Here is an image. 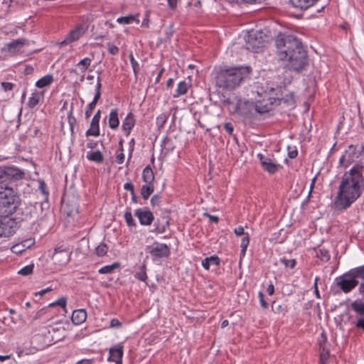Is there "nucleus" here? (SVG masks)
<instances>
[{
	"mask_svg": "<svg viewBox=\"0 0 364 364\" xmlns=\"http://www.w3.org/2000/svg\"><path fill=\"white\" fill-rule=\"evenodd\" d=\"M135 277L143 282H145L147 279L146 265L144 264L140 267V271L136 273Z\"/></svg>",
	"mask_w": 364,
	"mask_h": 364,
	"instance_id": "36",
	"label": "nucleus"
},
{
	"mask_svg": "<svg viewBox=\"0 0 364 364\" xmlns=\"http://www.w3.org/2000/svg\"><path fill=\"white\" fill-rule=\"evenodd\" d=\"M267 89L269 90V95H274L277 96V98L279 100H284L285 102H289V99H284L283 97H280V96H282V94L280 95L279 92H282V88L281 87H277V88H274V87H267ZM290 100L291 101H293V99H292V95L290 96Z\"/></svg>",
	"mask_w": 364,
	"mask_h": 364,
	"instance_id": "31",
	"label": "nucleus"
},
{
	"mask_svg": "<svg viewBox=\"0 0 364 364\" xmlns=\"http://www.w3.org/2000/svg\"><path fill=\"white\" fill-rule=\"evenodd\" d=\"M20 201L19 196L11 188L0 184V216L13 214Z\"/></svg>",
	"mask_w": 364,
	"mask_h": 364,
	"instance_id": "4",
	"label": "nucleus"
},
{
	"mask_svg": "<svg viewBox=\"0 0 364 364\" xmlns=\"http://www.w3.org/2000/svg\"><path fill=\"white\" fill-rule=\"evenodd\" d=\"M120 267V263L114 262L111 265L104 266L99 269V273L100 274H110L114 272L115 269H117Z\"/></svg>",
	"mask_w": 364,
	"mask_h": 364,
	"instance_id": "30",
	"label": "nucleus"
},
{
	"mask_svg": "<svg viewBox=\"0 0 364 364\" xmlns=\"http://www.w3.org/2000/svg\"><path fill=\"white\" fill-rule=\"evenodd\" d=\"M119 120L117 109H112L109 115V126L111 129H115L119 127Z\"/></svg>",
	"mask_w": 364,
	"mask_h": 364,
	"instance_id": "18",
	"label": "nucleus"
},
{
	"mask_svg": "<svg viewBox=\"0 0 364 364\" xmlns=\"http://www.w3.org/2000/svg\"><path fill=\"white\" fill-rule=\"evenodd\" d=\"M86 318L87 312L85 309H77L73 311L71 320L73 323L78 325L83 323L86 320Z\"/></svg>",
	"mask_w": 364,
	"mask_h": 364,
	"instance_id": "15",
	"label": "nucleus"
},
{
	"mask_svg": "<svg viewBox=\"0 0 364 364\" xmlns=\"http://www.w3.org/2000/svg\"><path fill=\"white\" fill-rule=\"evenodd\" d=\"M52 291V289L50 287H48L45 289H42L40 291L36 292L35 296H43L45 294Z\"/></svg>",
	"mask_w": 364,
	"mask_h": 364,
	"instance_id": "61",
	"label": "nucleus"
},
{
	"mask_svg": "<svg viewBox=\"0 0 364 364\" xmlns=\"http://www.w3.org/2000/svg\"><path fill=\"white\" fill-rule=\"evenodd\" d=\"M352 309L359 316H364V303L361 300H355L351 304Z\"/></svg>",
	"mask_w": 364,
	"mask_h": 364,
	"instance_id": "26",
	"label": "nucleus"
},
{
	"mask_svg": "<svg viewBox=\"0 0 364 364\" xmlns=\"http://www.w3.org/2000/svg\"><path fill=\"white\" fill-rule=\"evenodd\" d=\"M26 40L24 39H17L13 41L12 42L8 44V48L10 52L15 53L24 44Z\"/></svg>",
	"mask_w": 364,
	"mask_h": 364,
	"instance_id": "23",
	"label": "nucleus"
},
{
	"mask_svg": "<svg viewBox=\"0 0 364 364\" xmlns=\"http://www.w3.org/2000/svg\"><path fill=\"white\" fill-rule=\"evenodd\" d=\"M136 18V16L129 15L127 16H122L117 18V22L123 24H128L132 23Z\"/></svg>",
	"mask_w": 364,
	"mask_h": 364,
	"instance_id": "39",
	"label": "nucleus"
},
{
	"mask_svg": "<svg viewBox=\"0 0 364 364\" xmlns=\"http://www.w3.org/2000/svg\"><path fill=\"white\" fill-rule=\"evenodd\" d=\"M60 306L61 307H65L66 306V299L65 297H61L59 299H58L56 301L53 302L49 304L50 307L54 306Z\"/></svg>",
	"mask_w": 364,
	"mask_h": 364,
	"instance_id": "43",
	"label": "nucleus"
},
{
	"mask_svg": "<svg viewBox=\"0 0 364 364\" xmlns=\"http://www.w3.org/2000/svg\"><path fill=\"white\" fill-rule=\"evenodd\" d=\"M224 128L229 134H232L233 127L231 123H230V122L225 123L224 125Z\"/></svg>",
	"mask_w": 364,
	"mask_h": 364,
	"instance_id": "59",
	"label": "nucleus"
},
{
	"mask_svg": "<svg viewBox=\"0 0 364 364\" xmlns=\"http://www.w3.org/2000/svg\"><path fill=\"white\" fill-rule=\"evenodd\" d=\"M120 153L117 155L116 161L119 164H123L124 161V154H123V148L119 149Z\"/></svg>",
	"mask_w": 364,
	"mask_h": 364,
	"instance_id": "50",
	"label": "nucleus"
},
{
	"mask_svg": "<svg viewBox=\"0 0 364 364\" xmlns=\"http://www.w3.org/2000/svg\"><path fill=\"white\" fill-rule=\"evenodd\" d=\"M100 97H101V92H95V95L94 99L91 102V103H92L93 105H96V104L97 103L98 100L100 99Z\"/></svg>",
	"mask_w": 364,
	"mask_h": 364,
	"instance_id": "63",
	"label": "nucleus"
},
{
	"mask_svg": "<svg viewBox=\"0 0 364 364\" xmlns=\"http://www.w3.org/2000/svg\"><path fill=\"white\" fill-rule=\"evenodd\" d=\"M24 173L15 167L0 168V184L8 186L11 180H18L23 177Z\"/></svg>",
	"mask_w": 364,
	"mask_h": 364,
	"instance_id": "7",
	"label": "nucleus"
},
{
	"mask_svg": "<svg viewBox=\"0 0 364 364\" xmlns=\"http://www.w3.org/2000/svg\"><path fill=\"white\" fill-rule=\"evenodd\" d=\"M34 240L33 239H28L22 242L21 246L23 248H28L33 245H34Z\"/></svg>",
	"mask_w": 364,
	"mask_h": 364,
	"instance_id": "51",
	"label": "nucleus"
},
{
	"mask_svg": "<svg viewBox=\"0 0 364 364\" xmlns=\"http://www.w3.org/2000/svg\"><path fill=\"white\" fill-rule=\"evenodd\" d=\"M235 233L237 235V236H241L242 235H245V232H244V228L242 226H239L237 227V228L235 229Z\"/></svg>",
	"mask_w": 364,
	"mask_h": 364,
	"instance_id": "62",
	"label": "nucleus"
},
{
	"mask_svg": "<svg viewBox=\"0 0 364 364\" xmlns=\"http://www.w3.org/2000/svg\"><path fill=\"white\" fill-rule=\"evenodd\" d=\"M143 181L146 184H153L154 181V174L153 170L149 167L146 166L142 173Z\"/></svg>",
	"mask_w": 364,
	"mask_h": 364,
	"instance_id": "19",
	"label": "nucleus"
},
{
	"mask_svg": "<svg viewBox=\"0 0 364 364\" xmlns=\"http://www.w3.org/2000/svg\"><path fill=\"white\" fill-rule=\"evenodd\" d=\"M161 198L159 195H154L151 199V204L153 207L159 205Z\"/></svg>",
	"mask_w": 364,
	"mask_h": 364,
	"instance_id": "47",
	"label": "nucleus"
},
{
	"mask_svg": "<svg viewBox=\"0 0 364 364\" xmlns=\"http://www.w3.org/2000/svg\"><path fill=\"white\" fill-rule=\"evenodd\" d=\"M260 160L262 168L269 173H276L279 167V165L274 163L270 158L266 157L262 154L257 155Z\"/></svg>",
	"mask_w": 364,
	"mask_h": 364,
	"instance_id": "10",
	"label": "nucleus"
},
{
	"mask_svg": "<svg viewBox=\"0 0 364 364\" xmlns=\"http://www.w3.org/2000/svg\"><path fill=\"white\" fill-rule=\"evenodd\" d=\"M101 87H102V83H101V79H100V73H98V76L97 79V85L95 87V92H101Z\"/></svg>",
	"mask_w": 364,
	"mask_h": 364,
	"instance_id": "56",
	"label": "nucleus"
},
{
	"mask_svg": "<svg viewBox=\"0 0 364 364\" xmlns=\"http://www.w3.org/2000/svg\"><path fill=\"white\" fill-rule=\"evenodd\" d=\"M122 326V323L117 318H112L110 321L111 328H119Z\"/></svg>",
	"mask_w": 364,
	"mask_h": 364,
	"instance_id": "53",
	"label": "nucleus"
},
{
	"mask_svg": "<svg viewBox=\"0 0 364 364\" xmlns=\"http://www.w3.org/2000/svg\"><path fill=\"white\" fill-rule=\"evenodd\" d=\"M129 60H130V63L132 64V69H133V72L135 75V76L136 77V75L137 73H139V70H140V67H139V63L136 62V60L134 59V55L132 54V53H131L129 55Z\"/></svg>",
	"mask_w": 364,
	"mask_h": 364,
	"instance_id": "37",
	"label": "nucleus"
},
{
	"mask_svg": "<svg viewBox=\"0 0 364 364\" xmlns=\"http://www.w3.org/2000/svg\"><path fill=\"white\" fill-rule=\"evenodd\" d=\"M87 159L97 164H101L104 161V156L100 151H91L88 153Z\"/></svg>",
	"mask_w": 364,
	"mask_h": 364,
	"instance_id": "21",
	"label": "nucleus"
},
{
	"mask_svg": "<svg viewBox=\"0 0 364 364\" xmlns=\"http://www.w3.org/2000/svg\"><path fill=\"white\" fill-rule=\"evenodd\" d=\"M92 360L91 359H83L78 361L76 364H92Z\"/></svg>",
	"mask_w": 364,
	"mask_h": 364,
	"instance_id": "64",
	"label": "nucleus"
},
{
	"mask_svg": "<svg viewBox=\"0 0 364 364\" xmlns=\"http://www.w3.org/2000/svg\"><path fill=\"white\" fill-rule=\"evenodd\" d=\"M33 267H34L33 264L27 265V266L23 267L22 269H21L18 271V274L23 275V276L29 275L33 272Z\"/></svg>",
	"mask_w": 364,
	"mask_h": 364,
	"instance_id": "41",
	"label": "nucleus"
},
{
	"mask_svg": "<svg viewBox=\"0 0 364 364\" xmlns=\"http://www.w3.org/2000/svg\"><path fill=\"white\" fill-rule=\"evenodd\" d=\"M164 223L162 224L161 223H158L157 226L156 227V230L159 232V233H163L166 231V228L168 227L169 225V223H168V220L164 218Z\"/></svg>",
	"mask_w": 364,
	"mask_h": 364,
	"instance_id": "40",
	"label": "nucleus"
},
{
	"mask_svg": "<svg viewBox=\"0 0 364 364\" xmlns=\"http://www.w3.org/2000/svg\"><path fill=\"white\" fill-rule=\"evenodd\" d=\"M255 111L258 113H264L269 111V108L267 106L261 107L259 105H255Z\"/></svg>",
	"mask_w": 364,
	"mask_h": 364,
	"instance_id": "52",
	"label": "nucleus"
},
{
	"mask_svg": "<svg viewBox=\"0 0 364 364\" xmlns=\"http://www.w3.org/2000/svg\"><path fill=\"white\" fill-rule=\"evenodd\" d=\"M107 49L109 53L112 55H117L119 52V48L111 43L107 44Z\"/></svg>",
	"mask_w": 364,
	"mask_h": 364,
	"instance_id": "46",
	"label": "nucleus"
},
{
	"mask_svg": "<svg viewBox=\"0 0 364 364\" xmlns=\"http://www.w3.org/2000/svg\"><path fill=\"white\" fill-rule=\"evenodd\" d=\"M258 296H259V303L261 304V306L263 309H267L268 308V304L264 300V294L262 291H259V294H258Z\"/></svg>",
	"mask_w": 364,
	"mask_h": 364,
	"instance_id": "45",
	"label": "nucleus"
},
{
	"mask_svg": "<svg viewBox=\"0 0 364 364\" xmlns=\"http://www.w3.org/2000/svg\"><path fill=\"white\" fill-rule=\"evenodd\" d=\"M124 188L125 190L129 191L131 192V194L134 195V185L131 182L126 183L124 185Z\"/></svg>",
	"mask_w": 364,
	"mask_h": 364,
	"instance_id": "55",
	"label": "nucleus"
},
{
	"mask_svg": "<svg viewBox=\"0 0 364 364\" xmlns=\"http://www.w3.org/2000/svg\"><path fill=\"white\" fill-rule=\"evenodd\" d=\"M220 259L217 256L206 257L202 261V265L205 269H209L210 264L218 265Z\"/></svg>",
	"mask_w": 364,
	"mask_h": 364,
	"instance_id": "25",
	"label": "nucleus"
},
{
	"mask_svg": "<svg viewBox=\"0 0 364 364\" xmlns=\"http://www.w3.org/2000/svg\"><path fill=\"white\" fill-rule=\"evenodd\" d=\"M53 80V77L50 75H45L44 77L39 79L36 83V85L38 88H43L45 87H47L50 85Z\"/></svg>",
	"mask_w": 364,
	"mask_h": 364,
	"instance_id": "24",
	"label": "nucleus"
},
{
	"mask_svg": "<svg viewBox=\"0 0 364 364\" xmlns=\"http://www.w3.org/2000/svg\"><path fill=\"white\" fill-rule=\"evenodd\" d=\"M70 255L71 252L68 250L58 247L55 249L52 258L55 263L65 265L70 261Z\"/></svg>",
	"mask_w": 364,
	"mask_h": 364,
	"instance_id": "9",
	"label": "nucleus"
},
{
	"mask_svg": "<svg viewBox=\"0 0 364 364\" xmlns=\"http://www.w3.org/2000/svg\"><path fill=\"white\" fill-rule=\"evenodd\" d=\"M135 215L139 218L141 225H149L154 220V215L149 210L138 209L135 212Z\"/></svg>",
	"mask_w": 364,
	"mask_h": 364,
	"instance_id": "12",
	"label": "nucleus"
},
{
	"mask_svg": "<svg viewBox=\"0 0 364 364\" xmlns=\"http://www.w3.org/2000/svg\"><path fill=\"white\" fill-rule=\"evenodd\" d=\"M337 286L345 293L350 292L358 284L350 271L336 279Z\"/></svg>",
	"mask_w": 364,
	"mask_h": 364,
	"instance_id": "8",
	"label": "nucleus"
},
{
	"mask_svg": "<svg viewBox=\"0 0 364 364\" xmlns=\"http://www.w3.org/2000/svg\"><path fill=\"white\" fill-rule=\"evenodd\" d=\"M320 361L322 363H324L326 360H328L329 357V350L326 349L324 346H322L321 343H320Z\"/></svg>",
	"mask_w": 364,
	"mask_h": 364,
	"instance_id": "33",
	"label": "nucleus"
},
{
	"mask_svg": "<svg viewBox=\"0 0 364 364\" xmlns=\"http://www.w3.org/2000/svg\"><path fill=\"white\" fill-rule=\"evenodd\" d=\"M0 218V237H9L19 228L21 220L7 215Z\"/></svg>",
	"mask_w": 364,
	"mask_h": 364,
	"instance_id": "6",
	"label": "nucleus"
},
{
	"mask_svg": "<svg viewBox=\"0 0 364 364\" xmlns=\"http://www.w3.org/2000/svg\"><path fill=\"white\" fill-rule=\"evenodd\" d=\"M108 247L105 243H100L95 249L96 255L98 257H102L107 252Z\"/></svg>",
	"mask_w": 364,
	"mask_h": 364,
	"instance_id": "34",
	"label": "nucleus"
},
{
	"mask_svg": "<svg viewBox=\"0 0 364 364\" xmlns=\"http://www.w3.org/2000/svg\"><path fill=\"white\" fill-rule=\"evenodd\" d=\"M281 262L285 265L286 267H289L290 269H293L296 265V260L292 259H282Z\"/></svg>",
	"mask_w": 364,
	"mask_h": 364,
	"instance_id": "44",
	"label": "nucleus"
},
{
	"mask_svg": "<svg viewBox=\"0 0 364 364\" xmlns=\"http://www.w3.org/2000/svg\"><path fill=\"white\" fill-rule=\"evenodd\" d=\"M223 103L225 106H227L232 113H237L239 112V105L240 102H237L236 104H234L231 102L230 98H226L223 100Z\"/></svg>",
	"mask_w": 364,
	"mask_h": 364,
	"instance_id": "29",
	"label": "nucleus"
},
{
	"mask_svg": "<svg viewBox=\"0 0 364 364\" xmlns=\"http://www.w3.org/2000/svg\"><path fill=\"white\" fill-rule=\"evenodd\" d=\"M350 272L355 280L358 278L364 279V265L351 269Z\"/></svg>",
	"mask_w": 364,
	"mask_h": 364,
	"instance_id": "32",
	"label": "nucleus"
},
{
	"mask_svg": "<svg viewBox=\"0 0 364 364\" xmlns=\"http://www.w3.org/2000/svg\"><path fill=\"white\" fill-rule=\"evenodd\" d=\"M318 0H289L290 4L295 8L305 10L313 6Z\"/></svg>",
	"mask_w": 364,
	"mask_h": 364,
	"instance_id": "17",
	"label": "nucleus"
},
{
	"mask_svg": "<svg viewBox=\"0 0 364 364\" xmlns=\"http://www.w3.org/2000/svg\"><path fill=\"white\" fill-rule=\"evenodd\" d=\"M277 55L279 60L288 62L290 70L299 71L307 64V53L301 41L294 36L279 33L275 39Z\"/></svg>",
	"mask_w": 364,
	"mask_h": 364,
	"instance_id": "2",
	"label": "nucleus"
},
{
	"mask_svg": "<svg viewBox=\"0 0 364 364\" xmlns=\"http://www.w3.org/2000/svg\"><path fill=\"white\" fill-rule=\"evenodd\" d=\"M95 106L96 105H93L91 102L88 105L85 113L86 119H88L90 117L92 112Z\"/></svg>",
	"mask_w": 364,
	"mask_h": 364,
	"instance_id": "48",
	"label": "nucleus"
},
{
	"mask_svg": "<svg viewBox=\"0 0 364 364\" xmlns=\"http://www.w3.org/2000/svg\"><path fill=\"white\" fill-rule=\"evenodd\" d=\"M150 251V255L154 257H167L170 253L169 247L166 244L155 243Z\"/></svg>",
	"mask_w": 364,
	"mask_h": 364,
	"instance_id": "13",
	"label": "nucleus"
},
{
	"mask_svg": "<svg viewBox=\"0 0 364 364\" xmlns=\"http://www.w3.org/2000/svg\"><path fill=\"white\" fill-rule=\"evenodd\" d=\"M78 213V206L75 205L73 208L69 209L67 211V215L68 216H72V215H74V213Z\"/></svg>",
	"mask_w": 364,
	"mask_h": 364,
	"instance_id": "57",
	"label": "nucleus"
},
{
	"mask_svg": "<svg viewBox=\"0 0 364 364\" xmlns=\"http://www.w3.org/2000/svg\"><path fill=\"white\" fill-rule=\"evenodd\" d=\"M188 85L186 81H181L177 86L176 94L173 95L174 97H178L185 95L188 91Z\"/></svg>",
	"mask_w": 364,
	"mask_h": 364,
	"instance_id": "28",
	"label": "nucleus"
},
{
	"mask_svg": "<svg viewBox=\"0 0 364 364\" xmlns=\"http://www.w3.org/2000/svg\"><path fill=\"white\" fill-rule=\"evenodd\" d=\"M100 121H95L92 119L90 124V128L86 132L87 136H97L100 134Z\"/></svg>",
	"mask_w": 364,
	"mask_h": 364,
	"instance_id": "22",
	"label": "nucleus"
},
{
	"mask_svg": "<svg viewBox=\"0 0 364 364\" xmlns=\"http://www.w3.org/2000/svg\"><path fill=\"white\" fill-rule=\"evenodd\" d=\"M204 215H205V216H206V217H208V218H209V219H210V220L211 222H213V223H218V220H219L218 217V216H216V215H210V214H209V213H204Z\"/></svg>",
	"mask_w": 364,
	"mask_h": 364,
	"instance_id": "60",
	"label": "nucleus"
},
{
	"mask_svg": "<svg viewBox=\"0 0 364 364\" xmlns=\"http://www.w3.org/2000/svg\"><path fill=\"white\" fill-rule=\"evenodd\" d=\"M250 242V238L247 234H246L245 237L242 239L240 247L242 249H247Z\"/></svg>",
	"mask_w": 364,
	"mask_h": 364,
	"instance_id": "49",
	"label": "nucleus"
},
{
	"mask_svg": "<svg viewBox=\"0 0 364 364\" xmlns=\"http://www.w3.org/2000/svg\"><path fill=\"white\" fill-rule=\"evenodd\" d=\"M92 62V59L90 58H85L82 60H81L78 63H77V65L78 66H82L81 68V70L82 72H85L87 68L90 65V63Z\"/></svg>",
	"mask_w": 364,
	"mask_h": 364,
	"instance_id": "38",
	"label": "nucleus"
},
{
	"mask_svg": "<svg viewBox=\"0 0 364 364\" xmlns=\"http://www.w3.org/2000/svg\"><path fill=\"white\" fill-rule=\"evenodd\" d=\"M1 87L4 91L11 90L14 87V85L11 82H1Z\"/></svg>",
	"mask_w": 364,
	"mask_h": 364,
	"instance_id": "54",
	"label": "nucleus"
},
{
	"mask_svg": "<svg viewBox=\"0 0 364 364\" xmlns=\"http://www.w3.org/2000/svg\"><path fill=\"white\" fill-rule=\"evenodd\" d=\"M250 73L249 67H232L218 73L216 85L225 90H233L247 77Z\"/></svg>",
	"mask_w": 364,
	"mask_h": 364,
	"instance_id": "3",
	"label": "nucleus"
},
{
	"mask_svg": "<svg viewBox=\"0 0 364 364\" xmlns=\"http://www.w3.org/2000/svg\"><path fill=\"white\" fill-rule=\"evenodd\" d=\"M268 41V36L262 31L248 32L246 38L247 49L257 53L259 49L264 47Z\"/></svg>",
	"mask_w": 364,
	"mask_h": 364,
	"instance_id": "5",
	"label": "nucleus"
},
{
	"mask_svg": "<svg viewBox=\"0 0 364 364\" xmlns=\"http://www.w3.org/2000/svg\"><path fill=\"white\" fill-rule=\"evenodd\" d=\"M154 184H146L142 186L141 188V195L144 200H147L151 194L154 192Z\"/></svg>",
	"mask_w": 364,
	"mask_h": 364,
	"instance_id": "27",
	"label": "nucleus"
},
{
	"mask_svg": "<svg viewBox=\"0 0 364 364\" xmlns=\"http://www.w3.org/2000/svg\"><path fill=\"white\" fill-rule=\"evenodd\" d=\"M317 257L322 261L327 262L330 259V254L328 250L325 249H319L316 252Z\"/></svg>",
	"mask_w": 364,
	"mask_h": 364,
	"instance_id": "35",
	"label": "nucleus"
},
{
	"mask_svg": "<svg viewBox=\"0 0 364 364\" xmlns=\"http://www.w3.org/2000/svg\"><path fill=\"white\" fill-rule=\"evenodd\" d=\"M124 218L129 226H134L135 225L131 212L127 211L124 214Z\"/></svg>",
	"mask_w": 364,
	"mask_h": 364,
	"instance_id": "42",
	"label": "nucleus"
},
{
	"mask_svg": "<svg viewBox=\"0 0 364 364\" xmlns=\"http://www.w3.org/2000/svg\"><path fill=\"white\" fill-rule=\"evenodd\" d=\"M135 124V119L134 114L129 112L122 122V128L127 132L126 135L128 136L130 134L132 129Z\"/></svg>",
	"mask_w": 364,
	"mask_h": 364,
	"instance_id": "16",
	"label": "nucleus"
},
{
	"mask_svg": "<svg viewBox=\"0 0 364 364\" xmlns=\"http://www.w3.org/2000/svg\"><path fill=\"white\" fill-rule=\"evenodd\" d=\"M43 98V92H33L28 102V106L30 108L35 107L41 100Z\"/></svg>",
	"mask_w": 364,
	"mask_h": 364,
	"instance_id": "20",
	"label": "nucleus"
},
{
	"mask_svg": "<svg viewBox=\"0 0 364 364\" xmlns=\"http://www.w3.org/2000/svg\"><path fill=\"white\" fill-rule=\"evenodd\" d=\"M355 326L358 328H361L364 331V318H360L358 319Z\"/></svg>",
	"mask_w": 364,
	"mask_h": 364,
	"instance_id": "58",
	"label": "nucleus"
},
{
	"mask_svg": "<svg viewBox=\"0 0 364 364\" xmlns=\"http://www.w3.org/2000/svg\"><path fill=\"white\" fill-rule=\"evenodd\" d=\"M362 170L361 166L355 164L343 174L334 200L336 210L347 209L361 196L364 188Z\"/></svg>",
	"mask_w": 364,
	"mask_h": 364,
	"instance_id": "1",
	"label": "nucleus"
},
{
	"mask_svg": "<svg viewBox=\"0 0 364 364\" xmlns=\"http://www.w3.org/2000/svg\"><path fill=\"white\" fill-rule=\"evenodd\" d=\"M108 360L114 362L116 364L122 363L123 346L117 345L109 349Z\"/></svg>",
	"mask_w": 364,
	"mask_h": 364,
	"instance_id": "14",
	"label": "nucleus"
},
{
	"mask_svg": "<svg viewBox=\"0 0 364 364\" xmlns=\"http://www.w3.org/2000/svg\"><path fill=\"white\" fill-rule=\"evenodd\" d=\"M85 33L81 25L77 26L75 29L70 31L65 38L60 43L61 46L68 45L78 40Z\"/></svg>",
	"mask_w": 364,
	"mask_h": 364,
	"instance_id": "11",
	"label": "nucleus"
}]
</instances>
